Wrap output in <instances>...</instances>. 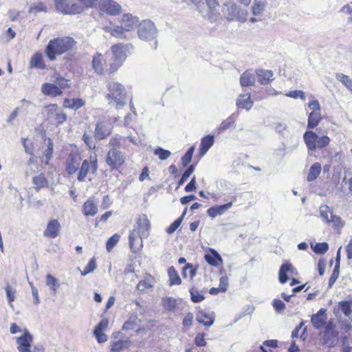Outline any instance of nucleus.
<instances>
[{
	"label": "nucleus",
	"mask_w": 352,
	"mask_h": 352,
	"mask_svg": "<svg viewBox=\"0 0 352 352\" xmlns=\"http://www.w3.org/2000/svg\"><path fill=\"white\" fill-rule=\"evenodd\" d=\"M82 161L78 150L72 151L65 160V170L67 174L72 175L77 173Z\"/></svg>",
	"instance_id": "8"
},
{
	"label": "nucleus",
	"mask_w": 352,
	"mask_h": 352,
	"mask_svg": "<svg viewBox=\"0 0 352 352\" xmlns=\"http://www.w3.org/2000/svg\"><path fill=\"white\" fill-rule=\"evenodd\" d=\"M98 170V160L96 155H90L89 160H85L82 162L78 170L77 179L79 182H83L89 173L94 175H96Z\"/></svg>",
	"instance_id": "5"
},
{
	"label": "nucleus",
	"mask_w": 352,
	"mask_h": 352,
	"mask_svg": "<svg viewBox=\"0 0 352 352\" xmlns=\"http://www.w3.org/2000/svg\"><path fill=\"white\" fill-rule=\"evenodd\" d=\"M119 333L112 334L110 341L111 352H121L130 346V340L129 339H118Z\"/></svg>",
	"instance_id": "14"
},
{
	"label": "nucleus",
	"mask_w": 352,
	"mask_h": 352,
	"mask_svg": "<svg viewBox=\"0 0 352 352\" xmlns=\"http://www.w3.org/2000/svg\"><path fill=\"white\" fill-rule=\"evenodd\" d=\"M120 239V236L118 234H114L111 236L107 241L106 249L108 252H110L113 248L116 245Z\"/></svg>",
	"instance_id": "45"
},
{
	"label": "nucleus",
	"mask_w": 352,
	"mask_h": 352,
	"mask_svg": "<svg viewBox=\"0 0 352 352\" xmlns=\"http://www.w3.org/2000/svg\"><path fill=\"white\" fill-rule=\"evenodd\" d=\"M97 267L96 258L93 257L90 259L88 264L85 267L83 272H81L82 276H86L87 274L94 272Z\"/></svg>",
	"instance_id": "51"
},
{
	"label": "nucleus",
	"mask_w": 352,
	"mask_h": 352,
	"mask_svg": "<svg viewBox=\"0 0 352 352\" xmlns=\"http://www.w3.org/2000/svg\"><path fill=\"white\" fill-rule=\"evenodd\" d=\"M85 104V101L80 98L65 99L64 101V106L65 107L74 110L81 108Z\"/></svg>",
	"instance_id": "39"
},
{
	"label": "nucleus",
	"mask_w": 352,
	"mask_h": 352,
	"mask_svg": "<svg viewBox=\"0 0 352 352\" xmlns=\"http://www.w3.org/2000/svg\"><path fill=\"white\" fill-rule=\"evenodd\" d=\"M294 270V267L290 263H284L281 265L279 273H278V278L279 281L281 283H285L288 280V276L287 275V272H292Z\"/></svg>",
	"instance_id": "34"
},
{
	"label": "nucleus",
	"mask_w": 352,
	"mask_h": 352,
	"mask_svg": "<svg viewBox=\"0 0 352 352\" xmlns=\"http://www.w3.org/2000/svg\"><path fill=\"white\" fill-rule=\"evenodd\" d=\"M187 211V208H185L182 216L177 219L173 223H172L170 226L166 229V232L168 234H173L175 232V230L179 228L181 225L183 218L185 216Z\"/></svg>",
	"instance_id": "43"
},
{
	"label": "nucleus",
	"mask_w": 352,
	"mask_h": 352,
	"mask_svg": "<svg viewBox=\"0 0 352 352\" xmlns=\"http://www.w3.org/2000/svg\"><path fill=\"white\" fill-rule=\"evenodd\" d=\"M253 102L250 99V94L240 95L236 101L238 108L245 109L249 110L252 107Z\"/></svg>",
	"instance_id": "32"
},
{
	"label": "nucleus",
	"mask_w": 352,
	"mask_h": 352,
	"mask_svg": "<svg viewBox=\"0 0 352 352\" xmlns=\"http://www.w3.org/2000/svg\"><path fill=\"white\" fill-rule=\"evenodd\" d=\"M34 189L38 192L41 188L48 186V182L43 173L34 175L32 179Z\"/></svg>",
	"instance_id": "29"
},
{
	"label": "nucleus",
	"mask_w": 352,
	"mask_h": 352,
	"mask_svg": "<svg viewBox=\"0 0 352 352\" xmlns=\"http://www.w3.org/2000/svg\"><path fill=\"white\" fill-rule=\"evenodd\" d=\"M194 170L195 166L190 165L182 175L181 179L178 182L177 188H179L188 179V177L193 173Z\"/></svg>",
	"instance_id": "52"
},
{
	"label": "nucleus",
	"mask_w": 352,
	"mask_h": 352,
	"mask_svg": "<svg viewBox=\"0 0 352 352\" xmlns=\"http://www.w3.org/2000/svg\"><path fill=\"white\" fill-rule=\"evenodd\" d=\"M47 118L54 120L57 124H63L67 119V115L64 113L56 104H50L45 107Z\"/></svg>",
	"instance_id": "12"
},
{
	"label": "nucleus",
	"mask_w": 352,
	"mask_h": 352,
	"mask_svg": "<svg viewBox=\"0 0 352 352\" xmlns=\"http://www.w3.org/2000/svg\"><path fill=\"white\" fill-rule=\"evenodd\" d=\"M153 153L158 156L159 159L161 160H166L168 159L170 156L171 153L168 151L165 150L161 147H157L153 151Z\"/></svg>",
	"instance_id": "48"
},
{
	"label": "nucleus",
	"mask_w": 352,
	"mask_h": 352,
	"mask_svg": "<svg viewBox=\"0 0 352 352\" xmlns=\"http://www.w3.org/2000/svg\"><path fill=\"white\" fill-rule=\"evenodd\" d=\"M241 86H252L255 83V78L251 71H246L242 74L240 78Z\"/></svg>",
	"instance_id": "35"
},
{
	"label": "nucleus",
	"mask_w": 352,
	"mask_h": 352,
	"mask_svg": "<svg viewBox=\"0 0 352 352\" xmlns=\"http://www.w3.org/2000/svg\"><path fill=\"white\" fill-rule=\"evenodd\" d=\"M162 305L166 310L172 311L175 309L177 304L175 298L166 297L162 299Z\"/></svg>",
	"instance_id": "44"
},
{
	"label": "nucleus",
	"mask_w": 352,
	"mask_h": 352,
	"mask_svg": "<svg viewBox=\"0 0 352 352\" xmlns=\"http://www.w3.org/2000/svg\"><path fill=\"white\" fill-rule=\"evenodd\" d=\"M272 305L278 312H282L285 309V303L279 299H274L273 300Z\"/></svg>",
	"instance_id": "64"
},
{
	"label": "nucleus",
	"mask_w": 352,
	"mask_h": 352,
	"mask_svg": "<svg viewBox=\"0 0 352 352\" xmlns=\"http://www.w3.org/2000/svg\"><path fill=\"white\" fill-rule=\"evenodd\" d=\"M329 142H330V139L327 135L318 137V138L317 140V143L316 145V149L317 148H322L325 147L326 146H327L329 144Z\"/></svg>",
	"instance_id": "59"
},
{
	"label": "nucleus",
	"mask_w": 352,
	"mask_h": 352,
	"mask_svg": "<svg viewBox=\"0 0 352 352\" xmlns=\"http://www.w3.org/2000/svg\"><path fill=\"white\" fill-rule=\"evenodd\" d=\"M223 12L228 21H234L239 19V10L236 5L232 2H227L223 4Z\"/></svg>",
	"instance_id": "20"
},
{
	"label": "nucleus",
	"mask_w": 352,
	"mask_h": 352,
	"mask_svg": "<svg viewBox=\"0 0 352 352\" xmlns=\"http://www.w3.org/2000/svg\"><path fill=\"white\" fill-rule=\"evenodd\" d=\"M321 165L318 162H315L309 168L307 180L312 182L317 179L321 172Z\"/></svg>",
	"instance_id": "38"
},
{
	"label": "nucleus",
	"mask_w": 352,
	"mask_h": 352,
	"mask_svg": "<svg viewBox=\"0 0 352 352\" xmlns=\"http://www.w3.org/2000/svg\"><path fill=\"white\" fill-rule=\"evenodd\" d=\"M257 80L262 85H267L272 80L273 72L271 70L257 69Z\"/></svg>",
	"instance_id": "28"
},
{
	"label": "nucleus",
	"mask_w": 352,
	"mask_h": 352,
	"mask_svg": "<svg viewBox=\"0 0 352 352\" xmlns=\"http://www.w3.org/2000/svg\"><path fill=\"white\" fill-rule=\"evenodd\" d=\"M196 269L193 268L191 263H187L183 268L182 275L184 278L190 276L192 278L196 275Z\"/></svg>",
	"instance_id": "49"
},
{
	"label": "nucleus",
	"mask_w": 352,
	"mask_h": 352,
	"mask_svg": "<svg viewBox=\"0 0 352 352\" xmlns=\"http://www.w3.org/2000/svg\"><path fill=\"white\" fill-rule=\"evenodd\" d=\"M232 206V202H229L224 205L215 206L208 209L207 214L212 218H214L218 215H221L226 212Z\"/></svg>",
	"instance_id": "24"
},
{
	"label": "nucleus",
	"mask_w": 352,
	"mask_h": 352,
	"mask_svg": "<svg viewBox=\"0 0 352 352\" xmlns=\"http://www.w3.org/2000/svg\"><path fill=\"white\" fill-rule=\"evenodd\" d=\"M5 289L9 304L12 306V302L14 300L16 290L10 285H7Z\"/></svg>",
	"instance_id": "60"
},
{
	"label": "nucleus",
	"mask_w": 352,
	"mask_h": 352,
	"mask_svg": "<svg viewBox=\"0 0 352 352\" xmlns=\"http://www.w3.org/2000/svg\"><path fill=\"white\" fill-rule=\"evenodd\" d=\"M327 310L324 308L320 309L316 314L312 315L311 322L316 329H322L327 322Z\"/></svg>",
	"instance_id": "17"
},
{
	"label": "nucleus",
	"mask_w": 352,
	"mask_h": 352,
	"mask_svg": "<svg viewBox=\"0 0 352 352\" xmlns=\"http://www.w3.org/2000/svg\"><path fill=\"white\" fill-rule=\"evenodd\" d=\"M104 30L115 37L120 38H125L124 32L126 31L122 24L121 26L116 25L105 27Z\"/></svg>",
	"instance_id": "37"
},
{
	"label": "nucleus",
	"mask_w": 352,
	"mask_h": 352,
	"mask_svg": "<svg viewBox=\"0 0 352 352\" xmlns=\"http://www.w3.org/2000/svg\"><path fill=\"white\" fill-rule=\"evenodd\" d=\"M46 285L51 287L54 294L56 293L57 288L60 285L58 280L50 274L47 275L46 276Z\"/></svg>",
	"instance_id": "47"
},
{
	"label": "nucleus",
	"mask_w": 352,
	"mask_h": 352,
	"mask_svg": "<svg viewBox=\"0 0 352 352\" xmlns=\"http://www.w3.org/2000/svg\"><path fill=\"white\" fill-rule=\"evenodd\" d=\"M139 19L137 16H132L130 14H124L122 16L121 24L123 25L126 32L133 30L138 24Z\"/></svg>",
	"instance_id": "21"
},
{
	"label": "nucleus",
	"mask_w": 352,
	"mask_h": 352,
	"mask_svg": "<svg viewBox=\"0 0 352 352\" xmlns=\"http://www.w3.org/2000/svg\"><path fill=\"white\" fill-rule=\"evenodd\" d=\"M76 45V41L72 37H58L49 41L45 49V53L50 60L54 61L58 56L74 50Z\"/></svg>",
	"instance_id": "2"
},
{
	"label": "nucleus",
	"mask_w": 352,
	"mask_h": 352,
	"mask_svg": "<svg viewBox=\"0 0 352 352\" xmlns=\"http://www.w3.org/2000/svg\"><path fill=\"white\" fill-rule=\"evenodd\" d=\"M54 82L57 85L60 89H67L69 87L67 82L68 80L63 78L62 76H60L59 75L54 76Z\"/></svg>",
	"instance_id": "54"
},
{
	"label": "nucleus",
	"mask_w": 352,
	"mask_h": 352,
	"mask_svg": "<svg viewBox=\"0 0 352 352\" xmlns=\"http://www.w3.org/2000/svg\"><path fill=\"white\" fill-rule=\"evenodd\" d=\"M320 216L322 221L331 223L334 228H340L343 226L342 219L340 217L334 215L332 210L327 205L320 207Z\"/></svg>",
	"instance_id": "10"
},
{
	"label": "nucleus",
	"mask_w": 352,
	"mask_h": 352,
	"mask_svg": "<svg viewBox=\"0 0 352 352\" xmlns=\"http://www.w3.org/2000/svg\"><path fill=\"white\" fill-rule=\"evenodd\" d=\"M322 119L320 112L318 111H311L308 118L307 127L314 129L317 126Z\"/></svg>",
	"instance_id": "36"
},
{
	"label": "nucleus",
	"mask_w": 352,
	"mask_h": 352,
	"mask_svg": "<svg viewBox=\"0 0 352 352\" xmlns=\"http://www.w3.org/2000/svg\"><path fill=\"white\" fill-rule=\"evenodd\" d=\"M190 294V298L193 302H200L204 300L203 294H200L198 291L195 290L194 288H191L189 290Z\"/></svg>",
	"instance_id": "56"
},
{
	"label": "nucleus",
	"mask_w": 352,
	"mask_h": 352,
	"mask_svg": "<svg viewBox=\"0 0 352 352\" xmlns=\"http://www.w3.org/2000/svg\"><path fill=\"white\" fill-rule=\"evenodd\" d=\"M75 0H54L56 10L63 14H76L82 8Z\"/></svg>",
	"instance_id": "7"
},
{
	"label": "nucleus",
	"mask_w": 352,
	"mask_h": 352,
	"mask_svg": "<svg viewBox=\"0 0 352 352\" xmlns=\"http://www.w3.org/2000/svg\"><path fill=\"white\" fill-rule=\"evenodd\" d=\"M31 67L43 69L45 68V65L43 60V55L41 52L34 54L30 61Z\"/></svg>",
	"instance_id": "33"
},
{
	"label": "nucleus",
	"mask_w": 352,
	"mask_h": 352,
	"mask_svg": "<svg viewBox=\"0 0 352 352\" xmlns=\"http://www.w3.org/2000/svg\"><path fill=\"white\" fill-rule=\"evenodd\" d=\"M208 8L210 9V14L208 16L209 18L212 17L214 15V11L215 10L216 7L219 6V3L217 0H206Z\"/></svg>",
	"instance_id": "63"
},
{
	"label": "nucleus",
	"mask_w": 352,
	"mask_h": 352,
	"mask_svg": "<svg viewBox=\"0 0 352 352\" xmlns=\"http://www.w3.org/2000/svg\"><path fill=\"white\" fill-rule=\"evenodd\" d=\"M45 146L46 148L43 151V157H44L45 160L42 159V161L45 164H48L54 153V144L50 138L45 140Z\"/></svg>",
	"instance_id": "31"
},
{
	"label": "nucleus",
	"mask_w": 352,
	"mask_h": 352,
	"mask_svg": "<svg viewBox=\"0 0 352 352\" xmlns=\"http://www.w3.org/2000/svg\"><path fill=\"white\" fill-rule=\"evenodd\" d=\"M112 124L107 119L102 118L97 121L94 131V139L102 140L108 137L112 131Z\"/></svg>",
	"instance_id": "9"
},
{
	"label": "nucleus",
	"mask_w": 352,
	"mask_h": 352,
	"mask_svg": "<svg viewBox=\"0 0 352 352\" xmlns=\"http://www.w3.org/2000/svg\"><path fill=\"white\" fill-rule=\"evenodd\" d=\"M351 306L352 300H342L338 305L339 309H341L346 316H349L352 314Z\"/></svg>",
	"instance_id": "42"
},
{
	"label": "nucleus",
	"mask_w": 352,
	"mask_h": 352,
	"mask_svg": "<svg viewBox=\"0 0 352 352\" xmlns=\"http://www.w3.org/2000/svg\"><path fill=\"white\" fill-rule=\"evenodd\" d=\"M47 11V8L43 3H39L35 6H31L29 10V12L33 14H36L39 12H46Z\"/></svg>",
	"instance_id": "58"
},
{
	"label": "nucleus",
	"mask_w": 352,
	"mask_h": 352,
	"mask_svg": "<svg viewBox=\"0 0 352 352\" xmlns=\"http://www.w3.org/2000/svg\"><path fill=\"white\" fill-rule=\"evenodd\" d=\"M129 47H132L131 44H118L111 47V52L113 54L116 61L117 62V64L120 65L126 58V51L129 49Z\"/></svg>",
	"instance_id": "16"
},
{
	"label": "nucleus",
	"mask_w": 352,
	"mask_h": 352,
	"mask_svg": "<svg viewBox=\"0 0 352 352\" xmlns=\"http://www.w3.org/2000/svg\"><path fill=\"white\" fill-rule=\"evenodd\" d=\"M109 94L107 97L111 100L110 103L116 104L118 109L124 107L126 103V90L124 87L117 82H110L108 84Z\"/></svg>",
	"instance_id": "3"
},
{
	"label": "nucleus",
	"mask_w": 352,
	"mask_h": 352,
	"mask_svg": "<svg viewBox=\"0 0 352 352\" xmlns=\"http://www.w3.org/2000/svg\"><path fill=\"white\" fill-rule=\"evenodd\" d=\"M336 79L341 82L352 93V79L349 76L341 73L336 74Z\"/></svg>",
	"instance_id": "41"
},
{
	"label": "nucleus",
	"mask_w": 352,
	"mask_h": 352,
	"mask_svg": "<svg viewBox=\"0 0 352 352\" xmlns=\"http://www.w3.org/2000/svg\"><path fill=\"white\" fill-rule=\"evenodd\" d=\"M311 248L316 254H324L329 249L327 243H317L314 246L311 245Z\"/></svg>",
	"instance_id": "50"
},
{
	"label": "nucleus",
	"mask_w": 352,
	"mask_h": 352,
	"mask_svg": "<svg viewBox=\"0 0 352 352\" xmlns=\"http://www.w3.org/2000/svg\"><path fill=\"white\" fill-rule=\"evenodd\" d=\"M100 8L110 15H118L122 12L121 6L113 0H100Z\"/></svg>",
	"instance_id": "13"
},
{
	"label": "nucleus",
	"mask_w": 352,
	"mask_h": 352,
	"mask_svg": "<svg viewBox=\"0 0 352 352\" xmlns=\"http://www.w3.org/2000/svg\"><path fill=\"white\" fill-rule=\"evenodd\" d=\"M338 341V333L332 328L327 327L324 331L323 342L329 347L336 345Z\"/></svg>",
	"instance_id": "19"
},
{
	"label": "nucleus",
	"mask_w": 352,
	"mask_h": 352,
	"mask_svg": "<svg viewBox=\"0 0 352 352\" xmlns=\"http://www.w3.org/2000/svg\"><path fill=\"white\" fill-rule=\"evenodd\" d=\"M41 91L45 95L54 97L63 94V91L57 85L48 82H45L42 85Z\"/></svg>",
	"instance_id": "23"
},
{
	"label": "nucleus",
	"mask_w": 352,
	"mask_h": 352,
	"mask_svg": "<svg viewBox=\"0 0 352 352\" xmlns=\"http://www.w3.org/2000/svg\"><path fill=\"white\" fill-rule=\"evenodd\" d=\"M14 340L19 352H44L43 346H35L32 350L33 336L27 330L21 336L14 338Z\"/></svg>",
	"instance_id": "4"
},
{
	"label": "nucleus",
	"mask_w": 352,
	"mask_h": 352,
	"mask_svg": "<svg viewBox=\"0 0 352 352\" xmlns=\"http://www.w3.org/2000/svg\"><path fill=\"white\" fill-rule=\"evenodd\" d=\"M98 212V206L94 198H89L82 206V212L86 216H94Z\"/></svg>",
	"instance_id": "26"
},
{
	"label": "nucleus",
	"mask_w": 352,
	"mask_h": 352,
	"mask_svg": "<svg viewBox=\"0 0 352 352\" xmlns=\"http://www.w3.org/2000/svg\"><path fill=\"white\" fill-rule=\"evenodd\" d=\"M61 226L57 219H51L47 224L43 232V236L47 238L55 239L60 234Z\"/></svg>",
	"instance_id": "15"
},
{
	"label": "nucleus",
	"mask_w": 352,
	"mask_h": 352,
	"mask_svg": "<svg viewBox=\"0 0 352 352\" xmlns=\"http://www.w3.org/2000/svg\"><path fill=\"white\" fill-rule=\"evenodd\" d=\"M318 138V135L312 131H307L303 135V139L309 150L315 151Z\"/></svg>",
	"instance_id": "22"
},
{
	"label": "nucleus",
	"mask_w": 352,
	"mask_h": 352,
	"mask_svg": "<svg viewBox=\"0 0 352 352\" xmlns=\"http://www.w3.org/2000/svg\"><path fill=\"white\" fill-rule=\"evenodd\" d=\"M168 274L170 280V285H180L182 280L179 276L175 268L173 266L169 267L168 269Z\"/></svg>",
	"instance_id": "40"
},
{
	"label": "nucleus",
	"mask_w": 352,
	"mask_h": 352,
	"mask_svg": "<svg viewBox=\"0 0 352 352\" xmlns=\"http://www.w3.org/2000/svg\"><path fill=\"white\" fill-rule=\"evenodd\" d=\"M138 319L135 317L130 318L126 321L122 325L123 330H131L134 329L138 326Z\"/></svg>",
	"instance_id": "53"
},
{
	"label": "nucleus",
	"mask_w": 352,
	"mask_h": 352,
	"mask_svg": "<svg viewBox=\"0 0 352 352\" xmlns=\"http://www.w3.org/2000/svg\"><path fill=\"white\" fill-rule=\"evenodd\" d=\"M285 96L288 97H291L293 98H300L302 100H306L305 94L301 90H295L289 91L288 94H285Z\"/></svg>",
	"instance_id": "61"
},
{
	"label": "nucleus",
	"mask_w": 352,
	"mask_h": 352,
	"mask_svg": "<svg viewBox=\"0 0 352 352\" xmlns=\"http://www.w3.org/2000/svg\"><path fill=\"white\" fill-rule=\"evenodd\" d=\"M340 274V267L338 265H336L333 273L329 280V286L331 287L333 284L336 281L338 278Z\"/></svg>",
	"instance_id": "62"
},
{
	"label": "nucleus",
	"mask_w": 352,
	"mask_h": 352,
	"mask_svg": "<svg viewBox=\"0 0 352 352\" xmlns=\"http://www.w3.org/2000/svg\"><path fill=\"white\" fill-rule=\"evenodd\" d=\"M195 148L193 146L190 147L185 155L182 158V163L183 166H186L192 160V155L194 153Z\"/></svg>",
	"instance_id": "55"
},
{
	"label": "nucleus",
	"mask_w": 352,
	"mask_h": 352,
	"mask_svg": "<svg viewBox=\"0 0 352 352\" xmlns=\"http://www.w3.org/2000/svg\"><path fill=\"white\" fill-rule=\"evenodd\" d=\"M138 34L141 40L152 41L157 34L155 24L150 20H144L138 25Z\"/></svg>",
	"instance_id": "6"
},
{
	"label": "nucleus",
	"mask_w": 352,
	"mask_h": 352,
	"mask_svg": "<svg viewBox=\"0 0 352 352\" xmlns=\"http://www.w3.org/2000/svg\"><path fill=\"white\" fill-rule=\"evenodd\" d=\"M206 261L212 266H218L219 263H223V260L220 256V254L214 250L210 249L209 253L206 254L205 256Z\"/></svg>",
	"instance_id": "27"
},
{
	"label": "nucleus",
	"mask_w": 352,
	"mask_h": 352,
	"mask_svg": "<svg viewBox=\"0 0 352 352\" xmlns=\"http://www.w3.org/2000/svg\"><path fill=\"white\" fill-rule=\"evenodd\" d=\"M124 156L117 148H112L109 151L106 157V163L112 169H118L124 163Z\"/></svg>",
	"instance_id": "11"
},
{
	"label": "nucleus",
	"mask_w": 352,
	"mask_h": 352,
	"mask_svg": "<svg viewBox=\"0 0 352 352\" xmlns=\"http://www.w3.org/2000/svg\"><path fill=\"white\" fill-rule=\"evenodd\" d=\"M265 6V1L263 0H254L252 6V13L254 15L260 14L264 10Z\"/></svg>",
	"instance_id": "46"
},
{
	"label": "nucleus",
	"mask_w": 352,
	"mask_h": 352,
	"mask_svg": "<svg viewBox=\"0 0 352 352\" xmlns=\"http://www.w3.org/2000/svg\"><path fill=\"white\" fill-rule=\"evenodd\" d=\"M82 140L90 149H94L96 148L94 139L86 132L83 134Z\"/></svg>",
	"instance_id": "57"
},
{
	"label": "nucleus",
	"mask_w": 352,
	"mask_h": 352,
	"mask_svg": "<svg viewBox=\"0 0 352 352\" xmlns=\"http://www.w3.org/2000/svg\"><path fill=\"white\" fill-rule=\"evenodd\" d=\"M106 60L100 53H96L92 60V67L98 74H102Z\"/></svg>",
	"instance_id": "25"
},
{
	"label": "nucleus",
	"mask_w": 352,
	"mask_h": 352,
	"mask_svg": "<svg viewBox=\"0 0 352 352\" xmlns=\"http://www.w3.org/2000/svg\"><path fill=\"white\" fill-rule=\"evenodd\" d=\"M150 229L151 223L147 216L140 215L129 236V246L132 252H136L142 247V239L149 236Z\"/></svg>",
	"instance_id": "1"
},
{
	"label": "nucleus",
	"mask_w": 352,
	"mask_h": 352,
	"mask_svg": "<svg viewBox=\"0 0 352 352\" xmlns=\"http://www.w3.org/2000/svg\"><path fill=\"white\" fill-rule=\"evenodd\" d=\"M215 320V314L213 311H198L196 314V320L206 327H210Z\"/></svg>",
	"instance_id": "18"
},
{
	"label": "nucleus",
	"mask_w": 352,
	"mask_h": 352,
	"mask_svg": "<svg viewBox=\"0 0 352 352\" xmlns=\"http://www.w3.org/2000/svg\"><path fill=\"white\" fill-rule=\"evenodd\" d=\"M214 144V136L211 135H206L201 139L200 148H199V154L201 156L204 155L206 152L210 149V148Z\"/></svg>",
	"instance_id": "30"
}]
</instances>
